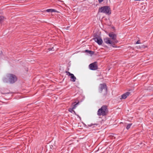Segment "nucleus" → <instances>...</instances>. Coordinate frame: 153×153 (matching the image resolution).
<instances>
[{"mask_svg":"<svg viewBox=\"0 0 153 153\" xmlns=\"http://www.w3.org/2000/svg\"><path fill=\"white\" fill-rule=\"evenodd\" d=\"M88 53L90 54H93L94 53V52L90 51H89Z\"/></svg>","mask_w":153,"mask_h":153,"instance_id":"a211bd4d","label":"nucleus"},{"mask_svg":"<svg viewBox=\"0 0 153 153\" xmlns=\"http://www.w3.org/2000/svg\"><path fill=\"white\" fill-rule=\"evenodd\" d=\"M65 73H66L67 75H68V76H70V80L71 81L73 82H74L75 81L76 79V78L73 74H71L68 71H66Z\"/></svg>","mask_w":153,"mask_h":153,"instance_id":"1a4fd4ad","label":"nucleus"},{"mask_svg":"<svg viewBox=\"0 0 153 153\" xmlns=\"http://www.w3.org/2000/svg\"><path fill=\"white\" fill-rule=\"evenodd\" d=\"M139 47L140 48H146L147 47V46L143 44H141L139 46Z\"/></svg>","mask_w":153,"mask_h":153,"instance_id":"ddd939ff","label":"nucleus"},{"mask_svg":"<svg viewBox=\"0 0 153 153\" xmlns=\"http://www.w3.org/2000/svg\"><path fill=\"white\" fill-rule=\"evenodd\" d=\"M49 49V50L50 51V50H52V48H50Z\"/></svg>","mask_w":153,"mask_h":153,"instance_id":"b1692460","label":"nucleus"},{"mask_svg":"<svg viewBox=\"0 0 153 153\" xmlns=\"http://www.w3.org/2000/svg\"><path fill=\"white\" fill-rule=\"evenodd\" d=\"M104 41L106 44H109L112 45V46L113 47H114V42L113 41H111L110 39L108 37H106L104 39Z\"/></svg>","mask_w":153,"mask_h":153,"instance_id":"6e6552de","label":"nucleus"},{"mask_svg":"<svg viewBox=\"0 0 153 153\" xmlns=\"http://www.w3.org/2000/svg\"><path fill=\"white\" fill-rule=\"evenodd\" d=\"M130 95H131V93L130 92H126L121 95V98L120 99L121 100L125 99L127 97Z\"/></svg>","mask_w":153,"mask_h":153,"instance_id":"9d476101","label":"nucleus"},{"mask_svg":"<svg viewBox=\"0 0 153 153\" xmlns=\"http://www.w3.org/2000/svg\"><path fill=\"white\" fill-rule=\"evenodd\" d=\"M132 124L131 123H130L128 125L126 126V128L128 130V129L130 128Z\"/></svg>","mask_w":153,"mask_h":153,"instance_id":"2eb2a0df","label":"nucleus"},{"mask_svg":"<svg viewBox=\"0 0 153 153\" xmlns=\"http://www.w3.org/2000/svg\"><path fill=\"white\" fill-rule=\"evenodd\" d=\"M79 102L75 104L76 102H74L72 104V105H73V109H75L77 107V106L79 104Z\"/></svg>","mask_w":153,"mask_h":153,"instance_id":"f8f14e48","label":"nucleus"},{"mask_svg":"<svg viewBox=\"0 0 153 153\" xmlns=\"http://www.w3.org/2000/svg\"><path fill=\"white\" fill-rule=\"evenodd\" d=\"M108 112L107 106L106 105H103L98 109L97 112V114L99 116H104L107 115Z\"/></svg>","mask_w":153,"mask_h":153,"instance_id":"7ed1b4c3","label":"nucleus"},{"mask_svg":"<svg viewBox=\"0 0 153 153\" xmlns=\"http://www.w3.org/2000/svg\"><path fill=\"white\" fill-rule=\"evenodd\" d=\"M97 125H98V124H91L90 125H89L88 126L91 127V126H94L93 127V128L94 127H95V126H96Z\"/></svg>","mask_w":153,"mask_h":153,"instance_id":"dca6fc26","label":"nucleus"},{"mask_svg":"<svg viewBox=\"0 0 153 153\" xmlns=\"http://www.w3.org/2000/svg\"><path fill=\"white\" fill-rule=\"evenodd\" d=\"M89 51V50H86L85 51V52L88 53L89 52V51Z\"/></svg>","mask_w":153,"mask_h":153,"instance_id":"4be33fe9","label":"nucleus"},{"mask_svg":"<svg viewBox=\"0 0 153 153\" xmlns=\"http://www.w3.org/2000/svg\"><path fill=\"white\" fill-rule=\"evenodd\" d=\"M4 16H0V22L1 23L3 22L4 20Z\"/></svg>","mask_w":153,"mask_h":153,"instance_id":"4468645a","label":"nucleus"},{"mask_svg":"<svg viewBox=\"0 0 153 153\" xmlns=\"http://www.w3.org/2000/svg\"><path fill=\"white\" fill-rule=\"evenodd\" d=\"M140 41L139 40L138 41H137V42H136V44H140Z\"/></svg>","mask_w":153,"mask_h":153,"instance_id":"aec40b11","label":"nucleus"},{"mask_svg":"<svg viewBox=\"0 0 153 153\" xmlns=\"http://www.w3.org/2000/svg\"><path fill=\"white\" fill-rule=\"evenodd\" d=\"M89 67V69L92 70H97L98 68L97 62H95L90 64Z\"/></svg>","mask_w":153,"mask_h":153,"instance_id":"39448f33","label":"nucleus"},{"mask_svg":"<svg viewBox=\"0 0 153 153\" xmlns=\"http://www.w3.org/2000/svg\"><path fill=\"white\" fill-rule=\"evenodd\" d=\"M45 11L47 12H51L52 13L53 12H57V11H56V10L54 9H48L46 10Z\"/></svg>","mask_w":153,"mask_h":153,"instance_id":"9b49d317","label":"nucleus"},{"mask_svg":"<svg viewBox=\"0 0 153 153\" xmlns=\"http://www.w3.org/2000/svg\"><path fill=\"white\" fill-rule=\"evenodd\" d=\"M108 36L113 40V42H114V43H116L118 42V41L116 40L117 35L113 32L110 33Z\"/></svg>","mask_w":153,"mask_h":153,"instance_id":"423d86ee","label":"nucleus"},{"mask_svg":"<svg viewBox=\"0 0 153 153\" xmlns=\"http://www.w3.org/2000/svg\"><path fill=\"white\" fill-rule=\"evenodd\" d=\"M103 1V0H98L99 2L100 3L102 2Z\"/></svg>","mask_w":153,"mask_h":153,"instance_id":"412c9836","label":"nucleus"},{"mask_svg":"<svg viewBox=\"0 0 153 153\" xmlns=\"http://www.w3.org/2000/svg\"><path fill=\"white\" fill-rule=\"evenodd\" d=\"M111 10L110 8L108 6H104L99 8L98 12L103 13L107 15H110L111 14Z\"/></svg>","mask_w":153,"mask_h":153,"instance_id":"20e7f679","label":"nucleus"},{"mask_svg":"<svg viewBox=\"0 0 153 153\" xmlns=\"http://www.w3.org/2000/svg\"><path fill=\"white\" fill-rule=\"evenodd\" d=\"M88 53L90 54H93L94 53V52L90 51H89Z\"/></svg>","mask_w":153,"mask_h":153,"instance_id":"6ab92c4d","label":"nucleus"},{"mask_svg":"<svg viewBox=\"0 0 153 153\" xmlns=\"http://www.w3.org/2000/svg\"><path fill=\"white\" fill-rule=\"evenodd\" d=\"M69 26H68V27H66V28H66V29H67V30L68 29V28H69Z\"/></svg>","mask_w":153,"mask_h":153,"instance_id":"5701e85b","label":"nucleus"},{"mask_svg":"<svg viewBox=\"0 0 153 153\" xmlns=\"http://www.w3.org/2000/svg\"><path fill=\"white\" fill-rule=\"evenodd\" d=\"M98 91L101 93L102 96L103 98H105L107 94V87L105 83H103L100 85Z\"/></svg>","mask_w":153,"mask_h":153,"instance_id":"f03ea898","label":"nucleus"},{"mask_svg":"<svg viewBox=\"0 0 153 153\" xmlns=\"http://www.w3.org/2000/svg\"><path fill=\"white\" fill-rule=\"evenodd\" d=\"M7 77H4L3 79V81L5 82H9L10 84H13L17 80V77L14 74H8L6 75Z\"/></svg>","mask_w":153,"mask_h":153,"instance_id":"f257e3e1","label":"nucleus"},{"mask_svg":"<svg viewBox=\"0 0 153 153\" xmlns=\"http://www.w3.org/2000/svg\"><path fill=\"white\" fill-rule=\"evenodd\" d=\"M74 109H73V107L72 108H70L69 109V111L72 112H74V113H75V111L73 110Z\"/></svg>","mask_w":153,"mask_h":153,"instance_id":"f3484780","label":"nucleus"},{"mask_svg":"<svg viewBox=\"0 0 153 153\" xmlns=\"http://www.w3.org/2000/svg\"><path fill=\"white\" fill-rule=\"evenodd\" d=\"M93 39L100 45H102L103 42L102 39L98 36H97L93 38Z\"/></svg>","mask_w":153,"mask_h":153,"instance_id":"0eeeda50","label":"nucleus"}]
</instances>
